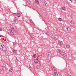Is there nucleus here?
I'll list each match as a JSON object with an SVG mask.
<instances>
[{
	"mask_svg": "<svg viewBox=\"0 0 76 76\" xmlns=\"http://www.w3.org/2000/svg\"><path fill=\"white\" fill-rule=\"evenodd\" d=\"M64 31H66L69 33L70 32V28L66 26H65L64 27Z\"/></svg>",
	"mask_w": 76,
	"mask_h": 76,
	"instance_id": "obj_1",
	"label": "nucleus"
},
{
	"mask_svg": "<svg viewBox=\"0 0 76 76\" xmlns=\"http://www.w3.org/2000/svg\"><path fill=\"white\" fill-rule=\"evenodd\" d=\"M54 38L55 40H57V39H58V36L56 34L54 36Z\"/></svg>",
	"mask_w": 76,
	"mask_h": 76,
	"instance_id": "obj_2",
	"label": "nucleus"
},
{
	"mask_svg": "<svg viewBox=\"0 0 76 76\" xmlns=\"http://www.w3.org/2000/svg\"><path fill=\"white\" fill-rule=\"evenodd\" d=\"M61 54L62 55V56H64V57H67V56L66 55V54L64 53V52H62V53H61Z\"/></svg>",
	"mask_w": 76,
	"mask_h": 76,
	"instance_id": "obj_3",
	"label": "nucleus"
},
{
	"mask_svg": "<svg viewBox=\"0 0 76 76\" xmlns=\"http://www.w3.org/2000/svg\"><path fill=\"white\" fill-rule=\"evenodd\" d=\"M8 34L10 35H14V34L13 32H12V31H10L9 32H8Z\"/></svg>",
	"mask_w": 76,
	"mask_h": 76,
	"instance_id": "obj_4",
	"label": "nucleus"
},
{
	"mask_svg": "<svg viewBox=\"0 0 76 76\" xmlns=\"http://www.w3.org/2000/svg\"><path fill=\"white\" fill-rule=\"evenodd\" d=\"M3 47H4V45H2L1 43H0V50H2Z\"/></svg>",
	"mask_w": 76,
	"mask_h": 76,
	"instance_id": "obj_5",
	"label": "nucleus"
},
{
	"mask_svg": "<svg viewBox=\"0 0 76 76\" xmlns=\"http://www.w3.org/2000/svg\"><path fill=\"white\" fill-rule=\"evenodd\" d=\"M10 26L11 28H12V29H13L15 28V25L14 24H11L10 25Z\"/></svg>",
	"mask_w": 76,
	"mask_h": 76,
	"instance_id": "obj_6",
	"label": "nucleus"
},
{
	"mask_svg": "<svg viewBox=\"0 0 76 76\" xmlns=\"http://www.w3.org/2000/svg\"><path fill=\"white\" fill-rule=\"evenodd\" d=\"M1 50H2L3 51H6V47L4 46H4L3 47Z\"/></svg>",
	"mask_w": 76,
	"mask_h": 76,
	"instance_id": "obj_7",
	"label": "nucleus"
},
{
	"mask_svg": "<svg viewBox=\"0 0 76 76\" xmlns=\"http://www.w3.org/2000/svg\"><path fill=\"white\" fill-rule=\"evenodd\" d=\"M38 59L37 58L34 60V62L36 63H38Z\"/></svg>",
	"mask_w": 76,
	"mask_h": 76,
	"instance_id": "obj_8",
	"label": "nucleus"
},
{
	"mask_svg": "<svg viewBox=\"0 0 76 76\" xmlns=\"http://www.w3.org/2000/svg\"><path fill=\"white\" fill-rule=\"evenodd\" d=\"M2 69L3 71H4V70H6V67H5V66H3L2 67Z\"/></svg>",
	"mask_w": 76,
	"mask_h": 76,
	"instance_id": "obj_9",
	"label": "nucleus"
},
{
	"mask_svg": "<svg viewBox=\"0 0 76 76\" xmlns=\"http://www.w3.org/2000/svg\"><path fill=\"white\" fill-rule=\"evenodd\" d=\"M58 44L60 45H62L63 44V42H62L61 41H58Z\"/></svg>",
	"mask_w": 76,
	"mask_h": 76,
	"instance_id": "obj_10",
	"label": "nucleus"
},
{
	"mask_svg": "<svg viewBox=\"0 0 76 76\" xmlns=\"http://www.w3.org/2000/svg\"><path fill=\"white\" fill-rule=\"evenodd\" d=\"M54 76H58V74L57 73L55 72L54 73Z\"/></svg>",
	"mask_w": 76,
	"mask_h": 76,
	"instance_id": "obj_11",
	"label": "nucleus"
},
{
	"mask_svg": "<svg viewBox=\"0 0 76 76\" xmlns=\"http://www.w3.org/2000/svg\"><path fill=\"white\" fill-rule=\"evenodd\" d=\"M35 1L36 3H37V4H39V1L38 0H35Z\"/></svg>",
	"mask_w": 76,
	"mask_h": 76,
	"instance_id": "obj_12",
	"label": "nucleus"
},
{
	"mask_svg": "<svg viewBox=\"0 0 76 76\" xmlns=\"http://www.w3.org/2000/svg\"><path fill=\"white\" fill-rule=\"evenodd\" d=\"M51 53L50 52L49 53L48 56H50V57H51Z\"/></svg>",
	"mask_w": 76,
	"mask_h": 76,
	"instance_id": "obj_13",
	"label": "nucleus"
},
{
	"mask_svg": "<svg viewBox=\"0 0 76 76\" xmlns=\"http://www.w3.org/2000/svg\"><path fill=\"white\" fill-rule=\"evenodd\" d=\"M62 9L63 10H66V8H65V7H62Z\"/></svg>",
	"mask_w": 76,
	"mask_h": 76,
	"instance_id": "obj_14",
	"label": "nucleus"
},
{
	"mask_svg": "<svg viewBox=\"0 0 76 76\" xmlns=\"http://www.w3.org/2000/svg\"><path fill=\"white\" fill-rule=\"evenodd\" d=\"M17 16H18V17H20V14L18 13L17 14Z\"/></svg>",
	"mask_w": 76,
	"mask_h": 76,
	"instance_id": "obj_15",
	"label": "nucleus"
},
{
	"mask_svg": "<svg viewBox=\"0 0 76 76\" xmlns=\"http://www.w3.org/2000/svg\"><path fill=\"white\" fill-rule=\"evenodd\" d=\"M5 51V55H6V56H7V55H8V53L7 52V50H6Z\"/></svg>",
	"mask_w": 76,
	"mask_h": 76,
	"instance_id": "obj_16",
	"label": "nucleus"
},
{
	"mask_svg": "<svg viewBox=\"0 0 76 76\" xmlns=\"http://www.w3.org/2000/svg\"><path fill=\"white\" fill-rule=\"evenodd\" d=\"M9 72H12L13 71V69H12V68H10L9 69Z\"/></svg>",
	"mask_w": 76,
	"mask_h": 76,
	"instance_id": "obj_17",
	"label": "nucleus"
},
{
	"mask_svg": "<svg viewBox=\"0 0 76 76\" xmlns=\"http://www.w3.org/2000/svg\"><path fill=\"white\" fill-rule=\"evenodd\" d=\"M36 67L37 69H39L40 68V66L39 65H37V66Z\"/></svg>",
	"mask_w": 76,
	"mask_h": 76,
	"instance_id": "obj_18",
	"label": "nucleus"
},
{
	"mask_svg": "<svg viewBox=\"0 0 76 76\" xmlns=\"http://www.w3.org/2000/svg\"><path fill=\"white\" fill-rule=\"evenodd\" d=\"M52 69L53 70V71H56L57 70L56 68H52Z\"/></svg>",
	"mask_w": 76,
	"mask_h": 76,
	"instance_id": "obj_19",
	"label": "nucleus"
},
{
	"mask_svg": "<svg viewBox=\"0 0 76 76\" xmlns=\"http://www.w3.org/2000/svg\"><path fill=\"white\" fill-rule=\"evenodd\" d=\"M28 3L29 4H31V1H28Z\"/></svg>",
	"mask_w": 76,
	"mask_h": 76,
	"instance_id": "obj_20",
	"label": "nucleus"
},
{
	"mask_svg": "<svg viewBox=\"0 0 76 76\" xmlns=\"http://www.w3.org/2000/svg\"><path fill=\"white\" fill-rule=\"evenodd\" d=\"M70 22L71 24H73L74 23V22L72 20L70 21Z\"/></svg>",
	"mask_w": 76,
	"mask_h": 76,
	"instance_id": "obj_21",
	"label": "nucleus"
},
{
	"mask_svg": "<svg viewBox=\"0 0 76 76\" xmlns=\"http://www.w3.org/2000/svg\"><path fill=\"white\" fill-rule=\"evenodd\" d=\"M47 58L48 60H50L51 58V56H48Z\"/></svg>",
	"mask_w": 76,
	"mask_h": 76,
	"instance_id": "obj_22",
	"label": "nucleus"
},
{
	"mask_svg": "<svg viewBox=\"0 0 76 76\" xmlns=\"http://www.w3.org/2000/svg\"><path fill=\"white\" fill-rule=\"evenodd\" d=\"M66 47L67 48H69V47H70V46H69V45H66Z\"/></svg>",
	"mask_w": 76,
	"mask_h": 76,
	"instance_id": "obj_23",
	"label": "nucleus"
},
{
	"mask_svg": "<svg viewBox=\"0 0 76 76\" xmlns=\"http://www.w3.org/2000/svg\"><path fill=\"white\" fill-rule=\"evenodd\" d=\"M0 37L1 38H4V36L0 34Z\"/></svg>",
	"mask_w": 76,
	"mask_h": 76,
	"instance_id": "obj_24",
	"label": "nucleus"
},
{
	"mask_svg": "<svg viewBox=\"0 0 76 76\" xmlns=\"http://www.w3.org/2000/svg\"><path fill=\"white\" fill-rule=\"evenodd\" d=\"M58 20H59V21H61V20H62V19L60 18H58Z\"/></svg>",
	"mask_w": 76,
	"mask_h": 76,
	"instance_id": "obj_25",
	"label": "nucleus"
},
{
	"mask_svg": "<svg viewBox=\"0 0 76 76\" xmlns=\"http://www.w3.org/2000/svg\"><path fill=\"white\" fill-rule=\"evenodd\" d=\"M18 20V19H16V18H15L14 20V21L15 22H16Z\"/></svg>",
	"mask_w": 76,
	"mask_h": 76,
	"instance_id": "obj_26",
	"label": "nucleus"
},
{
	"mask_svg": "<svg viewBox=\"0 0 76 76\" xmlns=\"http://www.w3.org/2000/svg\"><path fill=\"white\" fill-rule=\"evenodd\" d=\"M58 51L59 52V53H61H61H62V52H61V50H60V49H59L58 50Z\"/></svg>",
	"mask_w": 76,
	"mask_h": 76,
	"instance_id": "obj_27",
	"label": "nucleus"
},
{
	"mask_svg": "<svg viewBox=\"0 0 76 76\" xmlns=\"http://www.w3.org/2000/svg\"><path fill=\"white\" fill-rule=\"evenodd\" d=\"M4 73H7V71L6 70H4Z\"/></svg>",
	"mask_w": 76,
	"mask_h": 76,
	"instance_id": "obj_28",
	"label": "nucleus"
},
{
	"mask_svg": "<svg viewBox=\"0 0 76 76\" xmlns=\"http://www.w3.org/2000/svg\"><path fill=\"white\" fill-rule=\"evenodd\" d=\"M56 68L55 66H53L52 68V69H54V68Z\"/></svg>",
	"mask_w": 76,
	"mask_h": 76,
	"instance_id": "obj_29",
	"label": "nucleus"
},
{
	"mask_svg": "<svg viewBox=\"0 0 76 76\" xmlns=\"http://www.w3.org/2000/svg\"><path fill=\"white\" fill-rule=\"evenodd\" d=\"M3 29L1 28H0V31H1Z\"/></svg>",
	"mask_w": 76,
	"mask_h": 76,
	"instance_id": "obj_30",
	"label": "nucleus"
},
{
	"mask_svg": "<svg viewBox=\"0 0 76 76\" xmlns=\"http://www.w3.org/2000/svg\"><path fill=\"white\" fill-rule=\"evenodd\" d=\"M33 56L34 57H35V55L34 54L33 55Z\"/></svg>",
	"mask_w": 76,
	"mask_h": 76,
	"instance_id": "obj_31",
	"label": "nucleus"
},
{
	"mask_svg": "<svg viewBox=\"0 0 76 76\" xmlns=\"http://www.w3.org/2000/svg\"><path fill=\"white\" fill-rule=\"evenodd\" d=\"M44 6H46V4L45 3H44Z\"/></svg>",
	"mask_w": 76,
	"mask_h": 76,
	"instance_id": "obj_32",
	"label": "nucleus"
},
{
	"mask_svg": "<svg viewBox=\"0 0 76 76\" xmlns=\"http://www.w3.org/2000/svg\"><path fill=\"white\" fill-rule=\"evenodd\" d=\"M29 68H30L31 69L32 68V67L31 66H29Z\"/></svg>",
	"mask_w": 76,
	"mask_h": 76,
	"instance_id": "obj_33",
	"label": "nucleus"
},
{
	"mask_svg": "<svg viewBox=\"0 0 76 76\" xmlns=\"http://www.w3.org/2000/svg\"><path fill=\"white\" fill-rule=\"evenodd\" d=\"M14 53H16V51L15 50H14Z\"/></svg>",
	"mask_w": 76,
	"mask_h": 76,
	"instance_id": "obj_34",
	"label": "nucleus"
},
{
	"mask_svg": "<svg viewBox=\"0 0 76 76\" xmlns=\"http://www.w3.org/2000/svg\"><path fill=\"white\" fill-rule=\"evenodd\" d=\"M42 2V1H43V0H40Z\"/></svg>",
	"mask_w": 76,
	"mask_h": 76,
	"instance_id": "obj_35",
	"label": "nucleus"
},
{
	"mask_svg": "<svg viewBox=\"0 0 76 76\" xmlns=\"http://www.w3.org/2000/svg\"><path fill=\"white\" fill-rule=\"evenodd\" d=\"M70 0V1H72V0Z\"/></svg>",
	"mask_w": 76,
	"mask_h": 76,
	"instance_id": "obj_36",
	"label": "nucleus"
},
{
	"mask_svg": "<svg viewBox=\"0 0 76 76\" xmlns=\"http://www.w3.org/2000/svg\"><path fill=\"white\" fill-rule=\"evenodd\" d=\"M52 63H50V64H51Z\"/></svg>",
	"mask_w": 76,
	"mask_h": 76,
	"instance_id": "obj_37",
	"label": "nucleus"
},
{
	"mask_svg": "<svg viewBox=\"0 0 76 76\" xmlns=\"http://www.w3.org/2000/svg\"><path fill=\"white\" fill-rule=\"evenodd\" d=\"M76 1V0H75Z\"/></svg>",
	"mask_w": 76,
	"mask_h": 76,
	"instance_id": "obj_38",
	"label": "nucleus"
}]
</instances>
